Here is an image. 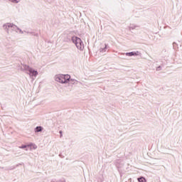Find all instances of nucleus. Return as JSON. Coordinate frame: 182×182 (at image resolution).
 I'll use <instances>...</instances> for the list:
<instances>
[{
  "instance_id": "2",
  "label": "nucleus",
  "mask_w": 182,
  "mask_h": 182,
  "mask_svg": "<svg viewBox=\"0 0 182 182\" xmlns=\"http://www.w3.org/2000/svg\"><path fill=\"white\" fill-rule=\"evenodd\" d=\"M60 83H66L68 80L70 79V75H60L57 77Z\"/></svg>"
},
{
  "instance_id": "3",
  "label": "nucleus",
  "mask_w": 182,
  "mask_h": 182,
  "mask_svg": "<svg viewBox=\"0 0 182 182\" xmlns=\"http://www.w3.org/2000/svg\"><path fill=\"white\" fill-rule=\"evenodd\" d=\"M28 71L30 72V73H32V75H33V76H37V75H38V71H35L33 69H32V68H29L28 69Z\"/></svg>"
},
{
  "instance_id": "6",
  "label": "nucleus",
  "mask_w": 182,
  "mask_h": 182,
  "mask_svg": "<svg viewBox=\"0 0 182 182\" xmlns=\"http://www.w3.org/2000/svg\"><path fill=\"white\" fill-rule=\"evenodd\" d=\"M36 132H42V127H37L35 129Z\"/></svg>"
},
{
  "instance_id": "8",
  "label": "nucleus",
  "mask_w": 182,
  "mask_h": 182,
  "mask_svg": "<svg viewBox=\"0 0 182 182\" xmlns=\"http://www.w3.org/2000/svg\"><path fill=\"white\" fill-rule=\"evenodd\" d=\"M20 149H26V146H20Z\"/></svg>"
},
{
  "instance_id": "4",
  "label": "nucleus",
  "mask_w": 182,
  "mask_h": 182,
  "mask_svg": "<svg viewBox=\"0 0 182 182\" xmlns=\"http://www.w3.org/2000/svg\"><path fill=\"white\" fill-rule=\"evenodd\" d=\"M127 56H136L137 53H134V52H131V53H126Z\"/></svg>"
},
{
  "instance_id": "7",
  "label": "nucleus",
  "mask_w": 182,
  "mask_h": 182,
  "mask_svg": "<svg viewBox=\"0 0 182 182\" xmlns=\"http://www.w3.org/2000/svg\"><path fill=\"white\" fill-rule=\"evenodd\" d=\"M11 2H16V4H18V1L17 0H10Z\"/></svg>"
},
{
  "instance_id": "5",
  "label": "nucleus",
  "mask_w": 182,
  "mask_h": 182,
  "mask_svg": "<svg viewBox=\"0 0 182 182\" xmlns=\"http://www.w3.org/2000/svg\"><path fill=\"white\" fill-rule=\"evenodd\" d=\"M138 181L139 182H146V178L144 177H141L139 178H138Z\"/></svg>"
},
{
  "instance_id": "1",
  "label": "nucleus",
  "mask_w": 182,
  "mask_h": 182,
  "mask_svg": "<svg viewBox=\"0 0 182 182\" xmlns=\"http://www.w3.org/2000/svg\"><path fill=\"white\" fill-rule=\"evenodd\" d=\"M72 41L73 43H75V46L77 48V49H80V50H83L85 49V45L83 44V42L80 38H77L76 36H73L72 38Z\"/></svg>"
}]
</instances>
